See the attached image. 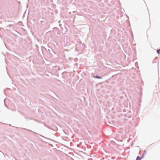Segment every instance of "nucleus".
Here are the masks:
<instances>
[{
	"instance_id": "obj_1",
	"label": "nucleus",
	"mask_w": 160,
	"mask_h": 160,
	"mask_svg": "<svg viewBox=\"0 0 160 160\" xmlns=\"http://www.w3.org/2000/svg\"><path fill=\"white\" fill-rule=\"evenodd\" d=\"M94 77L96 78H99V79L101 78V77H98V76H94Z\"/></svg>"
},
{
	"instance_id": "obj_2",
	"label": "nucleus",
	"mask_w": 160,
	"mask_h": 160,
	"mask_svg": "<svg viewBox=\"0 0 160 160\" xmlns=\"http://www.w3.org/2000/svg\"><path fill=\"white\" fill-rule=\"evenodd\" d=\"M136 160H141V158L139 156H138L136 159Z\"/></svg>"
},
{
	"instance_id": "obj_3",
	"label": "nucleus",
	"mask_w": 160,
	"mask_h": 160,
	"mask_svg": "<svg viewBox=\"0 0 160 160\" xmlns=\"http://www.w3.org/2000/svg\"><path fill=\"white\" fill-rule=\"evenodd\" d=\"M157 52L158 54H159L160 53V49L158 50L157 51Z\"/></svg>"
}]
</instances>
